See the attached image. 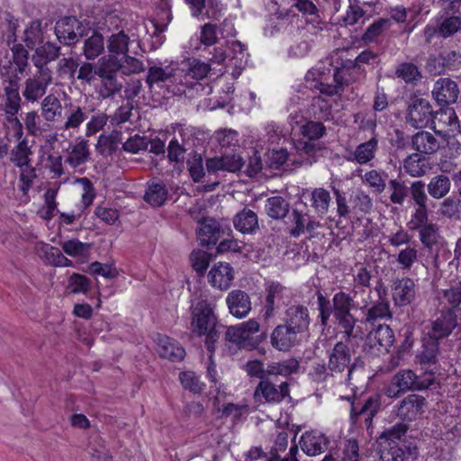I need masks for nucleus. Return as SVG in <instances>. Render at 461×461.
Listing matches in <instances>:
<instances>
[{"label":"nucleus","instance_id":"f257e3e1","mask_svg":"<svg viewBox=\"0 0 461 461\" xmlns=\"http://www.w3.org/2000/svg\"><path fill=\"white\" fill-rule=\"evenodd\" d=\"M339 69L332 68L321 62L310 69L305 75V87L312 91H318L327 97L318 95L312 96L311 102L303 101L302 105L305 110L300 109L299 113H306L309 115L330 114L331 104L330 98L338 95L341 89L342 82L339 79Z\"/></svg>","mask_w":461,"mask_h":461},{"label":"nucleus","instance_id":"f03ea898","mask_svg":"<svg viewBox=\"0 0 461 461\" xmlns=\"http://www.w3.org/2000/svg\"><path fill=\"white\" fill-rule=\"evenodd\" d=\"M223 328L219 323L211 303L206 300L199 301L192 309L191 330L197 337L205 336V346L209 353L214 354L215 343L219 340Z\"/></svg>","mask_w":461,"mask_h":461},{"label":"nucleus","instance_id":"7ed1b4c3","mask_svg":"<svg viewBox=\"0 0 461 461\" xmlns=\"http://www.w3.org/2000/svg\"><path fill=\"white\" fill-rule=\"evenodd\" d=\"M328 369L333 375L334 374H342L347 370V384L355 385L365 372V362L361 357H354L352 361L350 349L343 342H337L329 355Z\"/></svg>","mask_w":461,"mask_h":461},{"label":"nucleus","instance_id":"20e7f679","mask_svg":"<svg viewBox=\"0 0 461 461\" xmlns=\"http://www.w3.org/2000/svg\"><path fill=\"white\" fill-rule=\"evenodd\" d=\"M146 81L150 89L166 87L174 95H187L178 63L176 61L151 66L149 68Z\"/></svg>","mask_w":461,"mask_h":461},{"label":"nucleus","instance_id":"39448f33","mask_svg":"<svg viewBox=\"0 0 461 461\" xmlns=\"http://www.w3.org/2000/svg\"><path fill=\"white\" fill-rule=\"evenodd\" d=\"M325 131V126L319 122L310 121L301 127L303 138L294 144L301 164L312 165L316 161L317 153L324 149L319 139L324 135Z\"/></svg>","mask_w":461,"mask_h":461},{"label":"nucleus","instance_id":"423d86ee","mask_svg":"<svg viewBox=\"0 0 461 461\" xmlns=\"http://www.w3.org/2000/svg\"><path fill=\"white\" fill-rule=\"evenodd\" d=\"M435 370L427 371L424 377H419L410 370H400L392 379V385L386 389L385 394L391 398L399 397L407 391H421L429 388L435 382Z\"/></svg>","mask_w":461,"mask_h":461},{"label":"nucleus","instance_id":"0eeeda50","mask_svg":"<svg viewBox=\"0 0 461 461\" xmlns=\"http://www.w3.org/2000/svg\"><path fill=\"white\" fill-rule=\"evenodd\" d=\"M316 296L317 310L319 312L318 320L323 328L329 325L333 312L356 308L354 297L344 291H339L334 294L331 301L321 291H317Z\"/></svg>","mask_w":461,"mask_h":461},{"label":"nucleus","instance_id":"6e6552de","mask_svg":"<svg viewBox=\"0 0 461 461\" xmlns=\"http://www.w3.org/2000/svg\"><path fill=\"white\" fill-rule=\"evenodd\" d=\"M457 326V315L454 309H444L435 314L425 325L423 334L440 341L447 338Z\"/></svg>","mask_w":461,"mask_h":461},{"label":"nucleus","instance_id":"1a4fd4ad","mask_svg":"<svg viewBox=\"0 0 461 461\" xmlns=\"http://www.w3.org/2000/svg\"><path fill=\"white\" fill-rule=\"evenodd\" d=\"M166 24H158L153 20L147 22L131 20L125 23L121 30L125 31L130 41H139L145 36L149 35L150 37L158 38L157 43L160 45L163 41L160 34L166 31Z\"/></svg>","mask_w":461,"mask_h":461},{"label":"nucleus","instance_id":"9d476101","mask_svg":"<svg viewBox=\"0 0 461 461\" xmlns=\"http://www.w3.org/2000/svg\"><path fill=\"white\" fill-rule=\"evenodd\" d=\"M197 236L203 247L215 246L224 235L230 236V229L223 228L212 218H204L198 222Z\"/></svg>","mask_w":461,"mask_h":461},{"label":"nucleus","instance_id":"9b49d317","mask_svg":"<svg viewBox=\"0 0 461 461\" xmlns=\"http://www.w3.org/2000/svg\"><path fill=\"white\" fill-rule=\"evenodd\" d=\"M187 72L182 76L184 86L187 92V95H192V89L195 91L203 90V87L198 80L206 77L211 70V64L197 59H188Z\"/></svg>","mask_w":461,"mask_h":461},{"label":"nucleus","instance_id":"f8f14e48","mask_svg":"<svg viewBox=\"0 0 461 461\" xmlns=\"http://www.w3.org/2000/svg\"><path fill=\"white\" fill-rule=\"evenodd\" d=\"M381 407V401L378 395L368 397L364 404L358 409L354 402L351 403L350 419L353 424H365L366 429L372 425L373 419Z\"/></svg>","mask_w":461,"mask_h":461},{"label":"nucleus","instance_id":"ddd939ff","mask_svg":"<svg viewBox=\"0 0 461 461\" xmlns=\"http://www.w3.org/2000/svg\"><path fill=\"white\" fill-rule=\"evenodd\" d=\"M255 397L261 396L268 403H279L286 397H290V384L282 382L278 387L270 381L269 376L260 381L255 390Z\"/></svg>","mask_w":461,"mask_h":461},{"label":"nucleus","instance_id":"4468645a","mask_svg":"<svg viewBox=\"0 0 461 461\" xmlns=\"http://www.w3.org/2000/svg\"><path fill=\"white\" fill-rule=\"evenodd\" d=\"M391 292L395 306H407L416 297V285L413 279L410 277H397L392 281Z\"/></svg>","mask_w":461,"mask_h":461},{"label":"nucleus","instance_id":"2eb2a0df","mask_svg":"<svg viewBox=\"0 0 461 461\" xmlns=\"http://www.w3.org/2000/svg\"><path fill=\"white\" fill-rule=\"evenodd\" d=\"M13 61L9 65L0 64V72L4 78H14L17 75L23 77L27 73L28 52L21 44L14 45L12 48Z\"/></svg>","mask_w":461,"mask_h":461},{"label":"nucleus","instance_id":"dca6fc26","mask_svg":"<svg viewBox=\"0 0 461 461\" xmlns=\"http://www.w3.org/2000/svg\"><path fill=\"white\" fill-rule=\"evenodd\" d=\"M55 32L61 43L70 45L84 35V27L77 18L64 17L57 22Z\"/></svg>","mask_w":461,"mask_h":461},{"label":"nucleus","instance_id":"f3484780","mask_svg":"<svg viewBox=\"0 0 461 461\" xmlns=\"http://www.w3.org/2000/svg\"><path fill=\"white\" fill-rule=\"evenodd\" d=\"M285 324L295 331L298 335L309 330L311 318L309 310L303 304L289 306L285 312Z\"/></svg>","mask_w":461,"mask_h":461},{"label":"nucleus","instance_id":"a211bd4d","mask_svg":"<svg viewBox=\"0 0 461 461\" xmlns=\"http://www.w3.org/2000/svg\"><path fill=\"white\" fill-rule=\"evenodd\" d=\"M51 79V71L49 68L38 69L33 77L26 80L23 96L29 101L38 100L45 94Z\"/></svg>","mask_w":461,"mask_h":461},{"label":"nucleus","instance_id":"6ab92c4d","mask_svg":"<svg viewBox=\"0 0 461 461\" xmlns=\"http://www.w3.org/2000/svg\"><path fill=\"white\" fill-rule=\"evenodd\" d=\"M372 327L373 329L366 335V343L370 348H376L378 351L390 352L395 340L393 330L387 324Z\"/></svg>","mask_w":461,"mask_h":461},{"label":"nucleus","instance_id":"aec40b11","mask_svg":"<svg viewBox=\"0 0 461 461\" xmlns=\"http://www.w3.org/2000/svg\"><path fill=\"white\" fill-rule=\"evenodd\" d=\"M439 341L425 334L421 337V347L416 355L417 362L427 371H430V366H436L438 362Z\"/></svg>","mask_w":461,"mask_h":461},{"label":"nucleus","instance_id":"412c9836","mask_svg":"<svg viewBox=\"0 0 461 461\" xmlns=\"http://www.w3.org/2000/svg\"><path fill=\"white\" fill-rule=\"evenodd\" d=\"M460 28L461 19L459 17H447L440 14L436 25L429 23L425 27L424 34L427 41H430L435 34L447 38L458 32Z\"/></svg>","mask_w":461,"mask_h":461},{"label":"nucleus","instance_id":"4be33fe9","mask_svg":"<svg viewBox=\"0 0 461 461\" xmlns=\"http://www.w3.org/2000/svg\"><path fill=\"white\" fill-rule=\"evenodd\" d=\"M330 444V440L323 433L312 430L303 433L300 438L302 450L310 456L324 453Z\"/></svg>","mask_w":461,"mask_h":461},{"label":"nucleus","instance_id":"5701e85b","mask_svg":"<svg viewBox=\"0 0 461 461\" xmlns=\"http://www.w3.org/2000/svg\"><path fill=\"white\" fill-rule=\"evenodd\" d=\"M426 399L419 394H409L402 399L396 411V415L403 421H412L423 412Z\"/></svg>","mask_w":461,"mask_h":461},{"label":"nucleus","instance_id":"b1692460","mask_svg":"<svg viewBox=\"0 0 461 461\" xmlns=\"http://www.w3.org/2000/svg\"><path fill=\"white\" fill-rule=\"evenodd\" d=\"M361 310L364 314L363 323L370 326H375L380 320H390L393 317L389 302L376 301L369 305L368 302L364 301Z\"/></svg>","mask_w":461,"mask_h":461},{"label":"nucleus","instance_id":"393cba45","mask_svg":"<svg viewBox=\"0 0 461 461\" xmlns=\"http://www.w3.org/2000/svg\"><path fill=\"white\" fill-rule=\"evenodd\" d=\"M234 279V270L229 263L215 264L208 274V282L212 287L221 291L228 290Z\"/></svg>","mask_w":461,"mask_h":461},{"label":"nucleus","instance_id":"a878e982","mask_svg":"<svg viewBox=\"0 0 461 461\" xmlns=\"http://www.w3.org/2000/svg\"><path fill=\"white\" fill-rule=\"evenodd\" d=\"M226 303L230 313L239 319L246 317L251 311L249 295L240 289L232 290L228 294Z\"/></svg>","mask_w":461,"mask_h":461},{"label":"nucleus","instance_id":"bb28decb","mask_svg":"<svg viewBox=\"0 0 461 461\" xmlns=\"http://www.w3.org/2000/svg\"><path fill=\"white\" fill-rule=\"evenodd\" d=\"M459 90L456 82L450 78H439L434 84L432 95L438 104H454L458 97Z\"/></svg>","mask_w":461,"mask_h":461},{"label":"nucleus","instance_id":"cd10ccee","mask_svg":"<svg viewBox=\"0 0 461 461\" xmlns=\"http://www.w3.org/2000/svg\"><path fill=\"white\" fill-rule=\"evenodd\" d=\"M271 344L279 351H287L298 343V334L287 325H277L271 333Z\"/></svg>","mask_w":461,"mask_h":461},{"label":"nucleus","instance_id":"c85d7f7f","mask_svg":"<svg viewBox=\"0 0 461 461\" xmlns=\"http://www.w3.org/2000/svg\"><path fill=\"white\" fill-rule=\"evenodd\" d=\"M158 353L163 358L172 362H178L184 359L185 350L176 339L167 336H159L158 339Z\"/></svg>","mask_w":461,"mask_h":461},{"label":"nucleus","instance_id":"c756f323","mask_svg":"<svg viewBox=\"0 0 461 461\" xmlns=\"http://www.w3.org/2000/svg\"><path fill=\"white\" fill-rule=\"evenodd\" d=\"M168 189L162 181L148 183V187L143 198L150 206L161 207L168 200Z\"/></svg>","mask_w":461,"mask_h":461},{"label":"nucleus","instance_id":"7c9ffc66","mask_svg":"<svg viewBox=\"0 0 461 461\" xmlns=\"http://www.w3.org/2000/svg\"><path fill=\"white\" fill-rule=\"evenodd\" d=\"M21 77L15 75L14 78H5L4 84L8 83L5 86L6 102H5V112L10 115H14L19 109L20 105V95H19V81Z\"/></svg>","mask_w":461,"mask_h":461},{"label":"nucleus","instance_id":"2f4dec72","mask_svg":"<svg viewBox=\"0 0 461 461\" xmlns=\"http://www.w3.org/2000/svg\"><path fill=\"white\" fill-rule=\"evenodd\" d=\"M412 147L420 154H434L439 149L438 140L429 131H419L412 136Z\"/></svg>","mask_w":461,"mask_h":461},{"label":"nucleus","instance_id":"473e14b6","mask_svg":"<svg viewBox=\"0 0 461 461\" xmlns=\"http://www.w3.org/2000/svg\"><path fill=\"white\" fill-rule=\"evenodd\" d=\"M59 53V47L53 43L46 42L45 44L36 48L32 60L38 69L48 68L47 63L55 59Z\"/></svg>","mask_w":461,"mask_h":461},{"label":"nucleus","instance_id":"72a5a7b5","mask_svg":"<svg viewBox=\"0 0 461 461\" xmlns=\"http://www.w3.org/2000/svg\"><path fill=\"white\" fill-rule=\"evenodd\" d=\"M237 230L242 233H252L258 228V215L250 209H243L233 220Z\"/></svg>","mask_w":461,"mask_h":461},{"label":"nucleus","instance_id":"f704fd0d","mask_svg":"<svg viewBox=\"0 0 461 461\" xmlns=\"http://www.w3.org/2000/svg\"><path fill=\"white\" fill-rule=\"evenodd\" d=\"M403 167L406 173L412 177L423 176L429 169L428 158L419 153L408 156L404 159Z\"/></svg>","mask_w":461,"mask_h":461},{"label":"nucleus","instance_id":"c9c22d12","mask_svg":"<svg viewBox=\"0 0 461 461\" xmlns=\"http://www.w3.org/2000/svg\"><path fill=\"white\" fill-rule=\"evenodd\" d=\"M265 211L274 220H283L290 211V203L284 197L276 195L267 199Z\"/></svg>","mask_w":461,"mask_h":461},{"label":"nucleus","instance_id":"e433bc0d","mask_svg":"<svg viewBox=\"0 0 461 461\" xmlns=\"http://www.w3.org/2000/svg\"><path fill=\"white\" fill-rule=\"evenodd\" d=\"M286 288L278 282H271L266 289L265 300V316L267 318L274 315L276 309V301L283 299Z\"/></svg>","mask_w":461,"mask_h":461},{"label":"nucleus","instance_id":"4c0bfd02","mask_svg":"<svg viewBox=\"0 0 461 461\" xmlns=\"http://www.w3.org/2000/svg\"><path fill=\"white\" fill-rule=\"evenodd\" d=\"M450 188V179L443 174L433 176L427 185L429 194L437 200L444 198L449 193Z\"/></svg>","mask_w":461,"mask_h":461},{"label":"nucleus","instance_id":"58836bf2","mask_svg":"<svg viewBox=\"0 0 461 461\" xmlns=\"http://www.w3.org/2000/svg\"><path fill=\"white\" fill-rule=\"evenodd\" d=\"M32 147L26 139L21 140L10 152V161L17 167H28L31 163Z\"/></svg>","mask_w":461,"mask_h":461},{"label":"nucleus","instance_id":"ea45409f","mask_svg":"<svg viewBox=\"0 0 461 461\" xmlns=\"http://www.w3.org/2000/svg\"><path fill=\"white\" fill-rule=\"evenodd\" d=\"M299 361L295 358H288L282 362H273L267 365V373L270 375L289 376L298 373Z\"/></svg>","mask_w":461,"mask_h":461},{"label":"nucleus","instance_id":"a19ab883","mask_svg":"<svg viewBox=\"0 0 461 461\" xmlns=\"http://www.w3.org/2000/svg\"><path fill=\"white\" fill-rule=\"evenodd\" d=\"M438 213L452 221L461 220V199L456 195L445 198L439 204Z\"/></svg>","mask_w":461,"mask_h":461},{"label":"nucleus","instance_id":"79ce46f5","mask_svg":"<svg viewBox=\"0 0 461 461\" xmlns=\"http://www.w3.org/2000/svg\"><path fill=\"white\" fill-rule=\"evenodd\" d=\"M241 331L244 333L242 341V348L252 349L257 348L259 339L254 338V334L259 331V323L251 319L246 322L240 323Z\"/></svg>","mask_w":461,"mask_h":461},{"label":"nucleus","instance_id":"37998d69","mask_svg":"<svg viewBox=\"0 0 461 461\" xmlns=\"http://www.w3.org/2000/svg\"><path fill=\"white\" fill-rule=\"evenodd\" d=\"M104 49V38L100 33L95 32L85 41L83 53L86 59H96Z\"/></svg>","mask_w":461,"mask_h":461},{"label":"nucleus","instance_id":"c03bdc74","mask_svg":"<svg viewBox=\"0 0 461 461\" xmlns=\"http://www.w3.org/2000/svg\"><path fill=\"white\" fill-rule=\"evenodd\" d=\"M311 203L318 215H325L328 212L330 203L329 191L324 188L313 189L311 194Z\"/></svg>","mask_w":461,"mask_h":461},{"label":"nucleus","instance_id":"a18cd8bd","mask_svg":"<svg viewBox=\"0 0 461 461\" xmlns=\"http://www.w3.org/2000/svg\"><path fill=\"white\" fill-rule=\"evenodd\" d=\"M89 154L87 140H83L73 146L66 162H68L72 167H77L85 164L88 160Z\"/></svg>","mask_w":461,"mask_h":461},{"label":"nucleus","instance_id":"49530a36","mask_svg":"<svg viewBox=\"0 0 461 461\" xmlns=\"http://www.w3.org/2000/svg\"><path fill=\"white\" fill-rule=\"evenodd\" d=\"M130 41L124 30L113 33L107 41V49L111 54L125 55Z\"/></svg>","mask_w":461,"mask_h":461},{"label":"nucleus","instance_id":"de8ad7c7","mask_svg":"<svg viewBox=\"0 0 461 461\" xmlns=\"http://www.w3.org/2000/svg\"><path fill=\"white\" fill-rule=\"evenodd\" d=\"M387 190L390 193V201L393 204L402 205L409 195L408 186L396 178L388 181Z\"/></svg>","mask_w":461,"mask_h":461},{"label":"nucleus","instance_id":"09e8293b","mask_svg":"<svg viewBox=\"0 0 461 461\" xmlns=\"http://www.w3.org/2000/svg\"><path fill=\"white\" fill-rule=\"evenodd\" d=\"M179 381L185 390L193 393H201L204 390L205 384L199 376L193 371H182L179 373Z\"/></svg>","mask_w":461,"mask_h":461},{"label":"nucleus","instance_id":"8fccbe9b","mask_svg":"<svg viewBox=\"0 0 461 461\" xmlns=\"http://www.w3.org/2000/svg\"><path fill=\"white\" fill-rule=\"evenodd\" d=\"M377 140L373 137L368 141L359 144L354 152V158L359 164H366L375 158Z\"/></svg>","mask_w":461,"mask_h":461},{"label":"nucleus","instance_id":"3c124183","mask_svg":"<svg viewBox=\"0 0 461 461\" xmlns=\"http://www.w3.org/2000/svg\"><path fill=\"white\" fill-rule=\"evenodd\" d=\"M41 23L39 20L30 23L23 32V41L30 49L34 48L37 44L42 42Z\"/></svg>","mask_w":461,"mask_h":461},{"label":"nucleus","instance_id":"603ef678","mask_svg":"<svg viewBox=\"0 0 461 461\" xmlns=\"http://www.w3.org/2000/svg\"><path fill=\"white\" fill-rule=\"evenodd\" d=\"M408 425L405 423H397L390 429L384 430L381 438H384V442L383 443L385 447H392L393 445H398L396 440H401V438L405 436L408 430Z\"/></svg>","mask_w":461,"mask_h":461},{"label":"nucleus","instance_id":"864d4df0","mask_svg":"<svg viewBox=\"0 0 461 461\" xmlns=\"http://www.w3.org/2000/svg\"><path fill=\"white\" fill-rule=\"evenodd\" d=\"M409 194L414 205H428V194L426 193V185L422 180H416L408 186Z\"/></svg>","mask_w":461,"mask_h":461},{"label":"nucleus","instance_id":"5fc2aeb1","mask_svg":"<svg viewBox=\"0 0 461 461\" xmlns=\"http://www.w3.org/2000/svg\"><path fill=\"white\" fill-rule=\"evenodd\" d=\"M419 230V236L421 243L427 249H432V247L438 241V227L436 223L430 222L429 224L423 226Z\"/></svg>","mask_w":461,"mask_h":461},{"label":"nucleus","instance_id":"6e6d98bb","mask_svg":"<svg viewBox=\"0 0 461 461\" xmlns=\"http://www.w3.org/2000/svg\"><path fill=\"white\" fill-rule=\"evenodd\" d=\"M90 288V280L86 276L74 273L68 278L67 289L71 294H86Z\"/></svg>","mask_w":461,"mask_h":461},{"label":"nucleus","instance_id":"4d7b16f0","mask_svg":"<svg viewBox=\"0 0 461 461\" xmlns=\"http://www.w3.org/2000/svg\"><path fill=\"white\" fill-rule=\"evenodd\" d=\"M99 74L101 75H116L121 70V60L115 54L102 57L97 63Z\"/></svg>","mask_w":461,"mask_h":461},{"label":"nucleus","instance_id":"13d9d810","mask_svg":"<svg viewBox=\"0 0 461 461\" xmlns=\"http://www.w3.org/2000/svg\"><path fill=\"white\" fill-rule=\"evenodd\" d=\"M211 259V255L203 250H194L190 255L192 267L199 276L204 275Z\"/></svg>","mask_w":461,"mask_h":461},{"label":"nucleus","instance_id":"bf43d9fd","mask_svg":"<svg viewBox=\"0 0 461 461\" xmlns=\"http://www.w3.org/2000/svg\"><path fill=\"white\" fill-rule=\"evenodd\" d=\"M387 176L386 173L373 169L365 174V180L375 193L382 194L386 187Z\"/></svg>","mask_w":461,"mask_h":461},{"label":"nucleus","instance_id":"052dcab7","mask_svg":"<svg viewBox=\"0 0 461 461\" xmlns=\"http://www.w3.org/2000/svg\"><path fill=\"white\" fill-rule=\"evenodd\" d=\"M102 86L100 88V95L103 97H109L122 88V84L118 82L116 75H101L99 74Z\"/></svg>","mask_w":461,"mask_h":461},{"label":"nucleus","instance_id":"680f3d73","mask_svg":"<svg viewBox=\"0 0 461 461\" xmlns=\"http://www.w3.org/2000/svg\"><path fill=\"white\" fill-rule=\"evenodd\" d=\"M63 251L70 257L86 256L90 248V243H84L78 240H69L61 243Z\"/></svg>","mask_w":461,"mask_h":461},{"label":"nucleus","instance_id":"e2e57ef3","mask_svg":"<svg viewBox=\"0 0 461 461\" xmlns=\"http://www.w3.org/2000/svg\"><path fill=\"white\" fill-rule=\"evenodd\" d=\"M435 115L428 98L413 96L409 104V115Z\"/></svg>","mask_w":461,"mask_h":461},{"label":"nucleus","instance_id":"0e129e2a","mask_svg":"<svg viewBox=\"0 0 461 461\" xmlns=\"http://www.w3.org/2000/svg\"><path fill=\"white\" fill-rule=\"evenodd\" d=\"M7 140H11L10 136L20 140L23 135V124L18 117H6L4 122V132Z\"/></svg>","mask_w":461,"mask_h":461},{"label":"nucleus","instance_id":"69168bd1","mask_svg":"<svg viewBox=\"0 0 461 461\" xmlns=\"http://www.w3.org/2000/svg\"><path fill=\"white\" fill-rule=\"evenodd\" d=\"M379 459L377 461H404V451L398 445L385 447L380 444Z\"/></svg>","mask_w":461,"mask_h":461},{"label":"nucleus","instance_id":"338daca9","mask_svg":"<svg viewBox=\"0 0 461 461\" xmlns=\"http://www.w3.org/2000/svg\"><path fill=\"white\" fill-rule=\"evenodd\" d=\"M365 12L360 6L358 0H349V4L343 18L345 25H353L357 23L364 16Z\"/></svg>","mask_w":461,"mask_h":461},{"label":"nucleus","instance_id":"774afa93","mask_svg":"<svg viewBox=\"0 0 461 461\" xmlns=\"http://www.w3.org/2000/svg\"><path fill=\"white\" fill-rule=\"evenodd\" d=\"M267 161L268 167L277 169L283 166L288 159L289 153L286 149H272L267 154Z\"/></svg>","mask_w":461,"mask_h":461}]
</instances>
